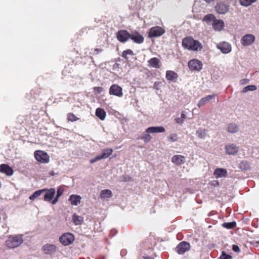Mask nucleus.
<instances>
[{"instance_id":"nucleus-7","label":"nucleus","mask_w":259,"mask_h":259,"mask_svg":"<svg viewBox=\"0 0 259 259\" xmlns=\"http://www.w3.org/2000/svg\"><path fill=\"white\" fill-rule=\"evenodd\" d=\"M190 249V244L186 241L181 242L176 247V251L179 254H182Z\"/></svg>"},{"instance_id":"nucleus-49","label":"nucleus","mask_w":259,"mask_h":259,"mask_svg":"<svg viewBox=\"0 0 259 259\" xmlns=\"http://www.w3.org/2000/svg\"><path fill=\"white\" fill-rule=\"evenodd\" d=\"M176 122L178 123H180V124H182L183 123V120L182 118H177L176 119Z\"/></svg>"},{"instance_id":"nucleus-34","label":"nucleus","mask_w":259,"mask_h":259,"mask_svg":"<svg viewBox=\"0 0 259 259\" xmlns=\"http://www.w3.org/2000/svg\"><path fill=\"white\" fill-rule=\"evenodd\" d=\"M127 55L133 56L134 55V53L133 51L131 49H127L122 52L121 56L126 60L128 59Z\"/></svg>"},{"instance_id":"nucleus-16","label":"nucleus","mask_w":259,"mask_h":259,"mask_svg":"<svg viewBox=\"0 0 259 259\" xmlns=\"http://www.w3.org/2000/svg\"><path fill=\"white\" fill-rule=\"evenodd\" d=\"M0 171L7 176H11L13 174V169L7 164L0 165Z\"/></svg>"},{"instance_id":"nucleus-8","label":"nucleus","mask_w":259,"mask_h":259,"mask_svg":"<svg viewBox=\"0 0 259 259\" xmlns=\"http://www.w3.org/2000/svg\"><path fill=\"white\" fill-rule=\"evenodd\" d=\"M109 94L111 95L120 97L123 95L122 89L118 85L114 84L110 88Z\"/></svg>"},{"instance_id":"nucleus-33","label":"nucleus","mask_w":259,"mask_h":259,"mask_svg":"<svg viewBox=\"0 0 259 259\" xmlns=\"http://www.w3.org/2000/svg\"><path fill=\"white\" fill-rule=\"evenodd\" d=\"M45 189L36 191L29 197V199L31 200H34L35 198L39 197L42 193H44Z\"/></svg>"},{"instance_id":"nucleus-28","label":"nucleus","mask_w":259,"mask_h":259,"mask_svg":"<svg viewBox=\"0 0 259 259\" xmlns=\"http://www.w3.org/2000/svg\"><path fill=\"white\" fill-rule=\"evenodd\" d=\"M112 196V192L109 189H104L100 192V198L101 199L110 198Z\"/></svg>"},{"instance_id":"nucleus-23","label":"nucleus","mask_w":259,"mask_h":259,"mask_svg":"<svg viewBox=\"0 0 259 259\" xmlns=\"http://www.w3.org/2000/svg\"><path fill=\"white\" fill-rule=\"evenodd\" d=\"M165 77L168 81H172L178 78V75L174 71L167 70L165 73Z\"/></svg>"},{"instance_id":"nucleus-52","label":"nucleus","mask_w":259,"mask_h":259,"mask_svg":"<svg viewBox=\"0 0 259 259\" xmlns=\"http://www.w3.org/2000/svg\"><path fill=\"white\" fill-rule=\"evenodd\" d=\"M258 243H259V241H258Z\"/></svg>"},{"instance_id":"nucleus-6","label":"nucleus","mask_w":259,"mask_h":259,"mask_svg":"<svg viewBox=\"0 0 259 259\" xmlns=\"http://www.w3.org/2000/svg\"><path fill=\"white\" fill-rule=\"evenodd\" d=\"M131 36L130 33L126 30H119L116 33V37L117 40L122 43L127 41Z\"/></svg>"},{"instance_id":"nucleus-35","label":"nucleus","mask_w":259,"mask_h":259,"mask_svg":"<svg viewBox=\"0 0 259 259\" xmlns=\"http://www.w3.org/2000/svg\"><path fill=\"white\" fill-rule=\"evenodd\" d=\"M222 226L225 228L231 229L235 228L236 226V223L235 222L224 223L222 224Z\"/></svg>"},{"instance_id":"nucleus-14","label":"nucleus","mask_w":259,"mask_h":259,"mask_svg":"<svg viewBox=\"0 0 259 259\" xmlns=\"http://www.w3.org/2000/svg\"><path fill=\"white\" fill-rule=\"evenodd\" d=\"M44 200L46 201H51L54 197L55 194V190L54 188H51L49 190L46 189L44 192Z\"/></svg>"},{"instance_id":"nucleus-32","label":"nucleus","mask_w":259,"mask_h":259,"mask_svg":"<svg viewBox=\"0 0 259 259\" xmlns=\"http://www.w3.org/2000/svg\"><path fill=\"white\" fill-rule=\"evenodd\" d=\"M207 132L206 130L200 128L197 131L196 135L199 138L204 139L207 136Z\"/></svg>"},{"instance_id":"nucleus-50","label":"nucleus","mask_w":259,"mask_h":259,"mask_svg":"<svg viewBox=\"0 0 259 259\" xmlns=\"http://www.w3.org/2000/svg\"><path fill=\"white\" fill-rule=\"evenodd\" d=\"M181 118L182 119H186V114L184 113V112H182V113H181Z\"/></svg>"},{"instance_id":"nucleus-5","label":"nucleus","mask_w":259,"mask_h":259,"mask_svg":"<svg viewBox=\"0 0 259 259\" xmlns=\"http://www.w3.org/2000/svg\"><path fill=\"white\" fill-rule=\"evenodd\" d=\"M74 240V235L70 233H64L59 238L60 242L65 246L71 244Z\"/></svg>"},{"instance_id":"nucleus-36","label":"nucleus","mask_w":259,"mask_h":259,"mask_svg":"<svg viewBox=\"0 0 259 259\" xmlns=\"http://www.w3.org/2000/svg\"><path fill=\"white\" fill-rule=\"evenodd\" d=\"M239 3L241 6L244 7H248L250 6L252 3L257 0H239Z\"/></svg>"},{"instance_id":"nucleus-9","label":"nucleus","mask_w":259,"mask_h":259,"mask_svg":"<svg viewBox=\"0 0 259 259\" xmlns=\"http://www.w3.org/2000/svg\"><path fill=\"white\" fill-rule=\"evenodd\" d=\"M130 38L135 43L142 44L144 41V37L136 30L132 31Z\"/></svg>"},{"instance_id":"nucleus-44","label":"nucleus","mask_w":259,"mask_h":259,"mask_svg":"<svg viewBox=\"0 0 259 259\" xmlns=\"http://www.w3.org/2000/svg\"><path fill=\"white\" fill-rule=\"evenodd\" d=\"M93 90L95 93L100 94L103 91V89L102 87H94Z\"/></svg>"},{"instance_id":"nucleus-45","label":"nucleus","mask_w":259,"mask_h":259,"mask_svg":"<svg viewBox=\"0 0 259 259\" xmlns=\"http://www.w3.org/2000/svg\"><path fill=\"white\" fill-rule=\"evenodd\" d=\"M101 159V158L100 155H98V156H96L95 158L91 159L90 160V163L91 164H92V163H95V162H97V161L100 160Z\"/></svg>"},{"instance_id":"nucleus-39","label":"nucleus","mask_w":259,"mask_h":259,"mask_svg":"<svg viewBox=\"0 0 259 259\" xmlns=\"http://www.w3.org/2000/svg\"><path fill=\"white\" fill-rule=\"evenodd\" d=\"M215 19V17L213 14H207L204 16L203 20L207 23H209L212 21H213Z\"/></svg>"},{"instance_id":"nucleus-18","label":"nucleus","mask_w":259,"mask_h":259,"mask_svg":"<svg viewBox=\"0 0 259 259\" xmlns=\"http://www.w3.org/2000/svg\"><path fill=\"white\" fill-rule=\"evenodd\" d=\"M216 97V94H213L211 95H208L206 97L201 99L197 104L198 107H200L202 106H204L205 104L210 101L211 99L215 98Z\"/></svg>"},{"instance_id":"nucleus-24","label":"nucleus","mask_w":259,"mask_h":259,"mask_svg":"<svg viewBox=\"0 0 259 259\" xmlns=\"http://www.w3.org/2000/svg\"><path fill=\"white\" fill-rule=\"evenodd\" d=\"M81 197L78 195H71L69 198L68 201L72 205H77L80 202Z\"/></svg>"},{"instance_id":"nucleus-42","label":"nucleus","mask_w":259,"mask_h":259,"mask_svg":"<svg viewBox=\"0 0 259 259\" xmlns=\"http://www.w3.org/2000/svg\"><path fill=\"white\" fill-rule=\"evenodd\" d=\"M152 137L149 134V133L145 134L143 135L142 137V139H143L145 143H147L150 141Z\"/></svg>"},{"instance_id":"nucleus-19","label":"nucleus","mask_w":259,"mask_h":259,"mask_svg":"<svg viewBox=\"0 0 259 259\" xmlns=\"http://www.w3.org/2000/svg\"><path fill=\"white\" fill-rule=\"evenodd\" d=\"M213 175L217 178L226 177L227 170L225 168H217L214 170Z\"/></svg>"},{"instance_id":"nucleus-25","label":"nucleus","mask_w":259,"mask_h":259,"mask_svg":"<svg viewBox=\"0 0 259 259\" xmlns=\"http://www.w3.org/2000/svg\"><path fill=\"white\" fill-rule=\"evenodd\" d=\"M6 244L9 248L16 247V237L10 236L6 241Z\"/></svg>"},{"instance_id":"nucleus-17","label":"nucleus","mask_w":259,"mask_h":259,"mask_svg":"<svg viewBox=\"0 0 259 259\" xmlns=\"http://www.w3.org/2000/svg\"><path fill=\"white\" fill-rule=\"evenodd\" d=\"M225 150L228 154L234 155L238 152V148L235 144H230L226 146Z\"/></svg>"},{"instance_id":"nucleus-4","label":"nucleus","mask_w":259,"mask_h":259,"mask_svg":"<svg viewBox=\"0 0 259 259\" xmlns=\"http://www.w3.org/2000/svg\"><path fill=\"white\" fill-rule=\"evenodd\" d=\"M188 66L192 71H200L202 69L203 64L198 59L190 60L188 63Z\"/></svg>"},{"instance_id":"nucleus-11","label":"nucleus","mask_w":259,"mask_h":259,"mask_svg":"<svg viewBox=\"0 0 259 259\" xmlns=\"http://www.w3.org/2000/svg\"><path fill=\"white\" fill-rule=\"evenodd\" d=\"M229 5L223 3H220L216 5L215 9L218 13L224 14L229 11Z\"/></svg>"},{"instance_id":"nucleus-29","label":"nucleus","mask_w":259,"mask_h":259,"mask_svg":"<svg viewBox=\"0 0 259 259\" xmlns=\"http://www.w3.org/2000/svg\"><path fill=\"white\" fill-rule=\"evenodd\" d=\"M113 152L112 149L107 148L103 149L102 152V154L100 155L101 159L108 157Z\"/></svg>"},{"instance_id":"nucleus-37","label":"nucleus","mask_w":259,"mask_h":259,"mask_svg":"<svg viewBox=\"0 0 259 259\" xmlns=\"http://www.w3.org/2000/svg\"><path fill=\"white\" fill-rule=\"evenodd\" d=\"M67 116V120L68 121L74 122L79 119V118L77 117L76 115L73 113H68Z\"/></svg>"},{"instance_id":"nucleus-47","label":"nucleus","mask_w":259,"mask_h":259,"mask_svg":"<svg viewBox=\"0 0 259 259\" xmlns=\"http://www.w3.org/2000/svg\"><path fill=\"white\" fill-rule=\"evenodd\" d=\"M232 249L234 251L236 252H239L240 251L239 247L237 245H233L232 246Z\"/></svg>"},{"instance_id":"nucleus-2","label":"nucleus","mask_w":259,"mask_h":259,"mask_svg":"<svg viewBox=\"0 0 259 259\" xmlns=\"http://www.w3.org/2000/svg\"><path fill=\"white\" fill-rule=\"evenodd\" d=\"M35 159L41 163H48L50 161V156L42 150H36L34 153Z\"/></svg>"},{"instance_id":"nucleus-1","label":"nucleus","mask_w":259,"mask_h":259,"mask_svg":"<svg viewBox=\"0 0 259 259\" xmlns=\"http://www.w3.org/2000/svg\"><path fill=\"white\" fill-rule=\"evenodd\" d=\"M182 46L193 51H200L203 48L201 43L191 36H187L183 39Z\"/></svg>"},{"instance_id":"nucleus-20","label":"nucleus","mask_w":259,"mask_h":259,"mask_svg":"<svg viewBox=\"0 0 259 259\" xmlns=\"http://www.w3.org/2000/svg\"><path fill=\"white\" fill-rule=\"evenodd\" d=\"M165 131L163 126H151L147 128L146 132L147 133H163Z\"/></svg>"},{"instance_id":"nucleus-15","label":"nucleus","mask_w":259,"mask_h":259,"mask_svg":"<svg viewBox=\"0 0 259 259\" xmlns=\"http://www.w3.org/2000/svg\"><path fill=\"white\" fill-rule=\"evenodd\" d=\"M171 162L176 165H180L185 163V157L181 155H175L171 158Z\"/></svg>"},{"instance_id":"nucleus-13","label":"nucleus","mask_w":259,"mask_h":259,"mask_svg":"<svg viewBox=\"0 0 259 259\" xmlns=\"http://www.w3.org/2000/svg\"><path fill=\"white\" fill-rule=\"evenodd\" d=\"M42 250L46 254H51L57 250V247L55 244H46L42 247Z\"/></svg>"},{"instance_id":"nucleus-41","label":"nucleus","mask_w":259,"mask_h":259,"mask_svg":"<svg viewBox=\"0 0 259 259\" xmlns=\"http://www.w3.org/2000/svg\"><path fill=\"white\" fill-rule=\"evenodd\" d=\"M256 90V87L254 85H247L246 87H245V88H243V93H246L248 91H255Z\"/></svg>"},{"instance_id":"nucleus-40","label":"nucleus","mask_w":259,"mask_h":259,"mask_svg":"<svg viewBox=\"0 0 259 259\" xmlns=\"http://www.w3.org/2000/svg\"><path fill=\"white\" fill-rule=\"evenodd\" d=\"M63 191L59 188L57 191V195L56 197L52 200V203L53 204H55L58 201L59 198L62 195Z\"/></svg>"},{"instance_id":"nucleus-26","label":"nucleus","mask_w":259,"mask_h":259,"mask_svg":"<svg viewBox=\"0 0 259 259\" xmlns=\"http://www.w3.org/2000/svg\"><path fill=\"white\" fill-rule=\"evenodd\" d=\"M239 168H240L242 170L246 171L250 170L251 168V166L250 162L246 160H242L241 161L238 166Z\"/></svg>"},{"instance_id":"nucleus-46","label":"nucleus","mask_w":259,"mask_h":259,"mask_svg":"<svg viewBox=\"0 0 259 259\" xmlns=\"http://www.w3.org/2000/svg\"><path fill=\"white\" fill-rule=\"evenodd\" d=\"M102 51H103V49L97 48L94 50V52L92 54L93 55H96L98 54L99 53L102 52Z\"/></svg>"},{"instance_id":"nucleus-3","label":"nucleus","mask_w":259,"mask_h":259,"mask_svg":"<svg viewBox=\"0 0 259 259\" xmlns=\"http://www.w3.org/2000/svg\"><path fill=\"white\" fill-rule=\"evenodd\" d=\"M165 33V30L161 27L156 26L151 27L148 32V37L149 38L158 37Z\"/></svg>"},{"instance_id":"nucleus-31","label":"nucleus","mask_w":259,"mask_h":259,"mask_svg":"<svg viewBox=\"0 0 259 259\" xmlns=\"http://www.w3.org/2000/svg\"><path fill=\"white\" fill-rule=\"evenodd\" d=\"M239 130V128L237 124L235 123H230L228 126V131L231 133H237Z\"/></svg>"},{"instance_id":"nucleus-30","label":"nucleus","mask_w":259,"mask_h":259,"mask_svg":"<svg viewBox=\"0 0 259 259\" xmlns=\"http://www.w3.org/2000/svg\"><path fill=\"white\" fill-rule=\"evenodd\" d=\"M72 221L75 225H79L82 223L83 218L76 214H74L72 215Z\"/></svg>"},{"instance_id":"nucleus-10","label":"nucleus","mask_w":259,"mask_h":259,"mask_svg":"<svg viewBox=\"0 0 259 259\" xmlns=\"http://www.w3.org/2000/svg\"><path fill=\"white\" fill-rule=\"evenodd\" d=\"M255 40V36L250 34L243 36L241 39V43L244 46H247L252 44Z\"/></svg>"},{"instance_id":"nucleus-38","label":"nucleus","mask_w":259,"mask_h":259,"mask_svg":"<svg viewBox=\"0 0 259 259\" xmlns=\"http://www.w3.org/2000/svg\"><path fill=\"white\" fill-rule=\"evenodd\" d=\"M178 137L177 134L173 133L170 134L168 137H167V140L169 142H175L178 140Z\"/></svg>"},{"instance_id":"nucleus-48","label":"nucleus","mask_w":259,"mask_h":259,"mask_svg":"<svg viewBox=\"0 0 259 259\" xmlns=\"http://www.w3.org/2000/svg\"><path fill=\"white\" fill-rule=\"evenodd\" d=\"M22 242V236H17V246L21 244Z\"/></svg>"},{"instance_id":"nucleus-12","label":"nucleus","mask_w":259,"mask_h":259,"mask_svg":"<svg viewBox=\"0 0 259 259\" xmlns=\"http://www.w3.org/2000/svg\"><path fill=\"white\" fill-rule=\"evenodd\" d=\"M217 48L224 54H227L231 52V46L228 42H223L217 45Z\"/></svg>"},{"instance_id":"nucleus-27","label":"nucleus","mask_w":259,"mask_h":259,"mask_svg":"<svg viewBox=\"0 0 259 259\" xmlns=\"http://www.w3.org/2000/svg\"><path fill=\"white\" fill-rule=\"evenodd\" d=\"M95 114L101 120H104L106 116V113L105 110L100 108L96 109Z\"/></svg>"},{"instance_id":"nucleus-43","label":"nucleus","mask_w":259,"mask_h":259,"mask_svg":"<svg viewBox=\"0 0 259 259\" xmlns=\"http://www.w3.org/2000/svg\"><path fill=\"white\" fill-rule=\"evenodd\" d=\"M232 257L231 255L226 253L225 251H222V254L219 259H232Z\"/></svg>"},{"instance_id":"nucleus-21","label":"nucleus","mask_w":259,"mask_h":259,"mask_svg":"<svg viewBox=\"0 0 259 259\" xmlns=\"http://www.w3.org/2000/svg\"><path fill=\"white\" fill-rule=\"evenodd\" d=\"M212 25L213 28L215 30L220 31L223 28L224 23L223 20L215 19L214 20Z\"/></svg>"},{"instance_id":"nucleus-51","label":"nucleus","mask_w":259,"mask_h":259,"mask_svg":"<svg viewBox=\"0 0 259 259\" xmlns=\"http://www.w3.org/2000/svg\"><path fill=\"white\" fill-rule=\"evenodd\" d=\"M144 259H152V258L150 256H146V257H144Z\"/></svg>"},{"instance_id":"nucleus-22","label":"nucleus","mask_w":259,"mask_h":259,"mask_svg":"<svg viewBox=\"0 0 259 259\" xmlns=\"http://www.w3.org/2000/svg\"><path fill=\"white\" fill-rule=\"evenodd\" d=\"M149 65L155 68H159L160 67V60L156 58L153 57L148 61Z\"/></svg>"}]
</instances>
